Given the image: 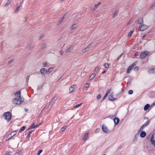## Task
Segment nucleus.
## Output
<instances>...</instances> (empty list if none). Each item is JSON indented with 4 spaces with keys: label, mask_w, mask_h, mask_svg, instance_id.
Here are the masks:
<instances>
[{
    "label": "nucleus",
    "mask_w": 155,
    "mask_h": 155,
    "mask_svg": "<svg viewBox=\"0 0 155 155\" xmlns=\"http://www.w3.org/2000/svg\"><path fill=\"white\" fill-rule=\"evenodd\" d=\"M21 92L20 91H17L15 94V98H13L12 101L14 104L18 105L21 104L23 101L21 97Z\"/></svg>",
    "instance_id": "obj_1"
},
{
    "label": "nucleus",
    "mask_w": 155,
    "mask_h": 155,
    "mask_svg": "<svg viewBox=\"0 0 155 155\" xmlns=\"http://www.w3.org/2000/svg\"><path fill=\"white\" fill-rule=\"evenodd\" d=\"M150 144L152 146L150 150H154L155 149V138L154 134H153L150 140Z\"/></svg>",
    "instance_id": "obj_2"
},
{
    "label": "nucleus",
    "mask_w": 155,
    "mask_h": 155,
    "mask_svg": "<svg viewBox=\"0 0 155 155\" xmlns=\"http://www.w3.org/2000/svg\"><path fill=\"white\" fill-rule=\"evenodd\" d=\"M3 116L5 119L8 122L10 121L12 118L11 114L9 112L5 113L3 114Z\"/></svg>",
    "instance_id": "obj_3"
},
{
    "label": "nucleus",
    "mask_w": 155,
    "mask_h": 155,
    "mask_svg": "<svg viewBox=\"0 0 155 155\" xmlns=\"http://www.w3.org/2000/svg\"><path fill=\"white\" fill-rule=\"evenodd\" d=\"M102 130L105 133H108L110 132L109 128L105 124H103L101 126Z\"/></svg>",
    "instance_id": "obj_4"
},
{
    "label": "nucleus",
    "mask_w": 155,
    "mask_h": 155,
    "mask_svg": "<svg viewBox=\"0 0 155 155\" xmlns=\"http://www.w3.org/2000/svg\"><path fill=\"white\" fill-rule=\"evenodd\" d=\"M17 131H13L11 132L10 134H9L8 135L6 138V140L8 141L12 137L15 136L16 134Z\"/></svg>",
    "instance_id": "obj_5"
},
{
    "label": "nucleus",
    "mask_w": 155,
    "mask_h": 155,
    "mask_svg": "<svg viewBox=\"0 0 155 155\" xmlns=\"http://www.w3.org/2000/svg\"><path fill=\"white\" fill-rule=\"evenodd\" d=\"M149 54V52L147 51H144L141 53L140 57L142 58H144L146 57Z\"/></svg>",
    "instance_id": "obj_6"
},
{
    "label": "nucleus",
    "mask_w": 155,
    "mask_h": 155,
    "mask_svg": "<svg viewBox=\"0 0 155 155\" xmlns=\"http://www.w3.org/2000/svg\"><path fill=\"white\" fill-rule=\"evenodd\" d=\"M110 93V94L109 96V100L111 101L115 100L116 99V98L114 97V92L113 91L111 92V91Z\"/></svg>",
    "instance_id": "obj_7"
},
{
    "label": "nucleus",
    "mask_w": 155,
    "mask_h": 155,
    "mask_svg": "<svg viewBox=\"0 0 155 155\" xmlns=\"http://www.w3.org/2000/svg\"><path fill=\"white\" fill-rule=\"evenodd\" d=\"M89 134L88 133H85L82 136V139L84 141L87 140L89 139Z\"/></svg>",
    "instance_id": "obj_8"
},
{
    "label": "nucleus",
    "mask_w": 155,
    "mask_h": 155,
    "mask_svg": "<svg viewBox=\"0 0 155 155\" xmlns=\"http://www.w3.org/2000/svg\"><path fill=\"white\" fill-rule=\"evenodd\" d=\"M139 29L141 31H143L146 29L148 26L145 25H142L139 26Z\"/></svg>",
    "instance_id": "obj_9"
},
{
    "label": "nucleus",
    "mask_w": 155,
    "mask_h": 155,
    "mask_svg": "<svg viewBox=\"0 0 155 155\" xmlns=\"http://www.w3.org/2000/svg\"><path fill=\"white\" fill-rule=\"evenodd\" d=\"M135 65H136V64L135 63H134L133 64H132L131 65H130V66H129L127 70V74L129 73L132 70L134 67Z\"/></svg>",
    "instance_id": "obj_10"
},
{
    "label": "nucleus",
    "mask_w": 155,
    "mask_h": 155,
    "mask_svg": "<svg viewBox=\"0 0 155 155\" xmlns=\"http://www.w3.org/2000/svg\"><path fill=\"white\" fill-rule=\"evenodd\" d=\"M40 72L42 74H45L46 73H47V70L44 68H42L40 70Z\"/></svg>",
    "instance_id": "obj_11"
},
{
    "label": "nucleus",
    "mask_w": 155,
    "mask_h": 155,
    "mask_svg": "<svg viewBox=\"0 0 155 155\" xmlns=\"http://www.w3.org/2000/svg\"><path fill=\"white\" fill-rule=\"evenodd\" d=\"M114 124L115 125H118L120 122V120L119 118L117 117L115 118L114 120Z\"/></svg>",
    "instance_id": "obj_12"
},
{
    "label": "nucleus",
    "mask_w": 155,
    "mask_h": 155,
    "mask_svg": "<svg viewBox=\"0 0 155 155\" xmlns=\"http://www.w3.org/2000/svg\"><path fill=\"white\" fill-rule=\"evenodd\" d=\"M147 123H145L140 128L139 130V132H140L141 131H143V130L144 129L145 127L147 126Z\"/></svg>",
    "instance_id": "obj_13"
},
{
    "label": "nucleus",
    "mask_w": 155,
    "mask_h": 155,
    "mask_svg": "<svg viewBox=\"0 0 155 155\" xmlns=\"http://www.w3.org/2000/svg\"><path fill=\"white\" fill-rule=\"evenodd\" d=\"M76 88V86L75 85H72L70 87L69 90L70 93L72 92Z\"/></svg>",
    "instance_id": "obj_14"
},
{
    "label": "nucleus",
    "mask_w": 155,
    "mask_h": 155,
    "mask_svg": "<svg viewBox=\"0 0 155 155\" xmlns=\"http://www.w3.org/2000/svg\"><path fill=\"white\" fill-rule=\"evenodd\" d=\"M149 73L151 74L155 72V68H152L149 69L148 71Z\"/></svg>",
    "instance_id": "obj_15"
},
{
    "label": "nucleus",
    "mask_w": 155,
    "mask_h": 155,
    "mask_svg": "<svg viewBox=\"0 0 155 155\" xmlns=\"http://www.w3.org/2000/svg\"><path fill=\"white\" fill-rule=\"evenodd\" d=\"M150 105L148 104H146L144 107V110L145 111L147 110L148 109L150 108Z\"/></svg>",
    "instance_id": "obj_16"
},
{
    "label": "nucleus",
    "mask_w": 155,
    "mask_h": 155,
    "mask_svg": "<svg viewBox=\"0 0 155 155\" xmlns=\"http://www.w3.org/2000/svg\"><path fill=\"white\" fill-rule=\"evenodd\" d=\"M140 132L141 133L140 134V137L141 138L144 137L146 135V133L144 131H142Z\"/></svg>",
    "instance_id": "obj_17"
},
{
    "label": "nucleus",
    "mask_w": 155,
    "mask_h": 155,
    "mask_svg": "<svg viewBox=\"0 0 155 155\" xmlns=\"http://www.w3.org/2000/svg\"><path fill=\"white\" fill-rule=\"evenodd\" d=\"M95 73L92 74L89 77V81H91L93 79V78L95 76Z\"/></svg>",
    "instance_id": "obj_18"
},
{
    "label": "nucleus",
    "mask_w": 155,
    "mask_h": 155,
    "mask_svg": "<svg viewBox=\"0 0 155 155\" xmlns=\"http://www.w3.org/2000/svg\"><path fill=\"white\" fill-rule=\"evenodd\" d=\"M68 46V45L67 44L65 43H62L60 45V47L61 48H66V47Z\"/></svg>",
    "instance_id": "obj_19"
},
{
    "label": "nucleus",
    "mask_w": 155,
    "mask_h": 155,
    "mask_svg": "<svg viewBox=\"0 0 155 155\" xmlns=\"http://www.w3.org/2000/svg\"><path fill=\"white\" fill-rule=\"evenodd\" d=\"M73 49V48L71 46H69L67 48H66V51L67 52H71Z\"/></svg>",
    "instance_id": "obj_20"
},
{
    "label": "nucleus",
    "mask_w": 155,
    "mask_h": 155,
    "mask_svg": "<svg viewBox=\"0 0 155 155\" xmlns=\"http://www.w3.org/2000/svg\"><path fill=\"white\" fill-rule=\"evenodd\" d=\"M143 22V19L142 18H140L137 21V22L139 24H142Z\"/></svg>",
    "instance_id": "obj_21"
},
{
    "label": "nucleus",
    "mask_w": 155,
    "mask_h": 155,
    "mask_svg": "<svg viewBox=\"0 0 155 155\" xmlns=\"http://www.w3.org/2000/svg\"><path fill=\"white\" fill-rule=\"evenodd\" d=\"M12 0H8V1L5 3L3 5L4 6L6 7L8 5L10 2H12Z\"/></svg>",
    "instance_id": "obj_22"
},
{
    "label": "nucleus",
    "mask_w": 155,
    "mask_h": 155,
    "mask_svg": "<svg viewBox=\"0 0 155 155\" xmlns=\"http://www.w3.org/2000/svg\"><path fill=\"white\" fill-rule=\"evenodd\" d=\"M54 68L53 67H51L49 68L48 70H47V73H50L53 70Z\"/></svg>",
    "instance_id": "obj_23"
},
{
    "label": "nucleus",
    "mask_w": 155,
    "mask_h": 155,
    "mask_svg": "<svg viewBox=\"0 0 155 155\" xmlns=\"http://www.w3.org/2000/svg\"><path fill=\"white\" fill-rule=\"evenodd\" d=\"M111 91V90L110 89H109L107 90V92L106 94H105V96L104 97V99L107 96V95L108 94H110V91Z\"/></svg>",
    "instance_id": "obj_24"
},
{
    "label": "nucleus",
    "mask_w": 155,
    "mask_h": 155,
    "mask_svg": "<svg viewBox=\"0 0 155 155\" xmlns=\"http://www.w3.org/2000/svg\"><path fill=\"white\" fill-rule=\"evenodd\" d=\"M26 128V127L25 126H23L19 130V133H20L22 131H24L25 129Z\"/></svg>",
    "instance_id": "obj_25"
},
{
    "label": "nucleus",
    "mask_w": 155,
    "mask_h": 155,
    "mask_svg": "<svg viewBox=\"0 0 155 155\" xmlns=\"http://www.w3.org/2000/svg\"><path fill=\"white\" fill-rule=\"evenodd\" d=\"M35 128V125L34 124H31L29 128L28 129V130H29L30 129H34Z\"/></svg>",
    "instance_id": "obj_26"
},
{
    "label": "nucleus",
    "mask_w": 155,
    "mask_h": 155,
    "mask_svg": "<svg viewBox=\"0 0 155 155\" xmlns=\"http://www.w3.org/2000/svg\"><path fill=\"white\" fill-rule=\"evenodd\" d=\"M53 100L54 101V102H58L59 101V99L58 97H55L53 98Z\"/></svg>",
    "instance_id": "obj_27"
},
{
    "label": "nucleus",
    "mask_w": 155,
    "mask_h": 155,
    "mask_svg": "<svg viewBox=\"0 0 155 155\" xmlns=\"http://www.w3.org/2000/svg\"><path fill=\"white\" fill-rule=\"evenodd\" d=\"M90 85V84L88 83H87L84 85V88H88Z\"/></svg>",
    "instance_id": "obj_28"
},
{
    "label": "nucleus",
    "mask_w": 155,
    "mask_h": 155,
    "mask_svg": "<svg viewBox=\"0 0 155 155\" xmlns=\"http://www.w3.org/2000/svg\"><path fill=\"white\" fill-rule=\"evenodd\" d=\"M138 136V134H135V135H134V136L133 138V140H134V141H135L137 139Z\"/></svg>",
    "instance_id": "obj_29"
},
{
    "label": "nucleus",
    "mask_w": 155,
    "mask_h": 155,
    "mask_svg": "<svg viewBox=\"0 0 155 155\" xmlns=\"http://www.w3.org/2000/svg\"><path fill=\"white\" fill-rule=\"evenodd\" d=\"M82 104H78V105H76L74 106L73 107V108L74 109H75V108H76L77 107H80L81 106V105Z\"/></svg>",
    "instance_id": "obj_30"
},
{
    "label": "nucleus",
    "mask_w": 155,
    "mask_h": 155,
    "mask_svg": "<svg viewBox=\"0 0 155 155\" xmlns=\"http://www.w3.org/2000/svg\"><path fill=\"white\" fill-rule=\"evenodd\" d=\"M134 32V31H133V30L131 31L128 34V36L129 37H131V36L132 34Z\"/></svg>",
    "instance_id": "obj_31"
},
{
    "label": "nucleus",
    "mask_w": 155,
    "mask_h": 155,
    "mask_svg": "<svg viewBox=\"0 0 155 155\" xmlns=\"http://www.w3.org/2000/svg\"><path fill=\"white\" fill-rule=\"evenodd\" d=\"M48 63L47 62H45L42 63V67H46Z\"/></svg>",
    "instance_id": "obj_32"
},
{
    "label": "nucleus",
    "mask_w": 155,
    "mask_h": 155,
    "mask_svg": "<svg viewBox=\"0 0 155 155\" xmlns=\"http://www.w3.org/2000/svg\"><path fill=\"white\" fill-rule=\"evenodd\" d=\"M89 50V46H88L87 47L85 48L84 50V52H86V51H88Z\"/></svg>",
    "instance_id": "obj_33"
},
{
    "label": "nucleus",
    "mask_w": 155,
    "mask_h": 155,
    "mask_svg": "<svg viewBox=\"0 0 155 155\" xmlns=\"http://www.w3.org/2000/svg\"><path fill=\"white\" fill-rule=\"evenodd\" d=\"M118 11H115L114 13L113 14V17H115V16H116V15L118 14Z\"/></svg>",
    "instance_id": "obj_34"
},
{
    "label": "nucleus",
    "mask_w": 155,
    "mask_h": 155,
    "mask_svg": "<svg viewBox=\"0 0 155 155\" xmlns=\"http://www.w3.org/2000/svg\"><path fill=\"white\" fill-rule=\"evenodd\" d=\"M77 27V25L74 24L71 27V28L72 29H74Z\"/></svg>",
    "instance_id": "obj_35"
},
{
    "label": "nucleus",
    "mask_w": 155,
    "mask_h": 155,
    "mask_svg": "<svg viewBox=\"0 0 155 155\" xmlns=\"http://www.w3.org/2000/svg\"><path fill=\"white\" fill-rule=\"evenodd\" d=\"M66 128V127H62L61 130V131L63 132Z\"/></svg>",
    "instance_id": "obj_36"
},
{
    "label": "nucleus",
    "mask_w": 155,
    "mask_h": 155,
    "mask_svg": "<svg viewBox=\"0 0 155 155\" xmlns=\"http://www.w3.org/2000/svg\"><path fill=\"white\" fill-rule=\"evenodd\" d=\"M100 131V129L99 128H97L95 130V132L97 133H98Z\"/></svg>",
    "instance_id": "obj_37"
},
{
    "label": "nucleus",
    "mask_w": 155,
    "mask_h": 155,
    "mask_svg": "<svg viewBox=\"0 0 155 155\" xmlns=\"http://www.w3.org/2000/svg\"><path fill=\"white\" fill-rule=\"evenodd\" d=\"M133 92L132 90H129L128 91V93L129 94H133Z\"/></svg>",
    "instance_id": "obj_38"
},
{
    "label": "nucleus",
    "mask_w": 155,
    "mask_h": 155,
    "mask_svg": "<svg viewBox=\"0 0 155 155\" xmlns=\"http://www.w3.org/2000/svg\"><path fill=\"white\" fill-rule=\"evenodd\" d=\"M31 133H32V132L31 131H30V132H29L28 134V135L27 136V138H29L30 137V135L31 134Z\"/></svg>",
    "instance_id": "obj_39"
},
{
    "label": "nucleus",
    "mask_w": 155,
    "mask_h": 155,
    "mask_svg": "<svg viewBox=\"0 0 155 155\" xmlns=\"http://www.w3.org/2000/svg\"><path fill=\"white\" fill-rule=\"evenodd\" d=\"M134 70L135 71H137L138 70V67L137 66L135 67L134 68Z\"/></svg>",
    "instance_id": "obj_40"
},
{
    "label": "nucleus",
    "mask_w": 155,
    "mask_h": 155,
    "mask_svg": "<svg viewBox=\"0 0 155 155\" xmlns=\"http://www.w3.org/2000/svg\"><path fill=\"white\" fill-rule=\"evenodd\" d=\"M14 61L13 60H10L8 62V64H11V63H12Z\"/></svg>",
    "instance_id": "obj_41"
},
{
    "label": "nucleus",
    "mask_w": 155,
    "mask_h": 155,
    "mask_svg": "<svg viewBox=\"0 0 155 155\" xmlns=\"http://www.w3.org/2000/svg\"><path fill=\"white\" fill-rule=\"evenodd\" d=\"M22 154L21 153H15L14 155H22Z\"/></svg>",
    "instance_id": "obj_42"
},
{
    "label": "nucleus",
    "mask_w": 155,
    "mask_h": 155,
    "mask_svg": "<svg viewBox=\"0 0 155 155\" xmlns=\"http://www.w3.org/2000/svg\"><path fill=\"white\" fill-rule=\"evenodd\" d=\"M104 66L106 68H108L109 67V65L108 64H105Z\"/></svg>",
    "instance_id": "obj_43"
},
{
    "label": "nucleus",
    "mask_w": 155,
    "mask_h": 155,
    "mask_svg": "<svg viewBox=\"0 0 155 155\" xmlns=\"http://www.w3.org/2000/svg\"><path fill=\"white\" fill-rule=\"evenodd\" d=\"M63 18H61L59 21V24H60L63 21Z\"/></svg>",
    "instance_id": "obj_44"
},
{
    "label": "nucleus",
    "mask_w": 155,
    "mask_h": 155,
    "mask_svg": "<svg viewBox=\"0 0 155 155\" xmlns=\"http://www.w3.org/2000/svg\"><path fill=\"white\" fill-rule=\"evenodd\" d=\"M42 152V150H40L38 153V155H40L41 153Z\"/></svg>",
    "instance_id": "obj_45"
},
{
    "label": "nucleus",
    "mask_w": 155,
    "mask_h": 155,
    "mask_svg": "<svg viewBox=\"0 0 155 155\" xmlns=\"http://www.w3.org/2000/svg\"><path fill=\"white\" fill-rule=\"evenodd\" d=\"M97 99H100L101 97V95H98L97 96Z\"/></svg>",
    "instance_id": "obj_46"
},
{
    "label": "nucleus",
    "mask_w": 155,
    "mask_h": 155,
    "mask_svg": "<svg viewBox=\"0 0 155 155\" xmlns=\"http://www.w3.org/2000/svg\"><path fill=\"white\" fill-rule=\"evenodd\" d=\"M20 6H18V7H17L16 8V9H15V11H18L19 10V8H20Z\"/></svg>",
    "instance_id": "obj_47"
},
{
    "label": "nucleus",
    "mask_w": 155,
    "mask_h": 155,
    "mask_svg": "<svg viewBox=\"0 0 155 155\" xmlns=\"http://www.w3.org/2000/svg\"><path fill=\"white\" fill-rule=\"evenodd\" d=\"M41 124H38V125H35V127H38V126H40Z\"/></svg>",
    "instance_id": "obj_48"
},
{
    "label": "nucleus",
    "mask_w": 155,
    "mask_h": 155,
    "mask_svg": "<svg viewBox=\"0 0 155 155\" xmlns=\"http://www.w3.org/2000/svg\"><path fill=\"white\" fill-rule=\"evenodd\" d=\"M99 69V68H97L95 69V71H97Z\"/></svg>",
    "instance_id": "obj_49"
},
{
    "label": "nucleus",
    "mask_w": 155,
    "mask_h": 155,
    "mask_svg": "<svg viewBox=\"0 0 155 155\" xmlns=\"http://www.w3.org/2000/svg\"><path fill=\"white\" fill-rule=\"evenodd\" d=\"M106 72V71H104L103 72H102V74H104Z\"/></svg>",
    "instance_id": "obj_50"
},
{
    "label": "nucleus",
    "mask_w": 155,
    "mask_h": 155,
    "mask_svg": "<svg viewBox=\"0 0 155 155\" xmlns=\"http://www.w3.org/2000/svg\"><path fill=\"white\" fill-rule=\"evenodd\" d=\"M137 55V53H135V56H136Z\"/></svg>",
    "instance_id": "obj_51"
},
{
    "label": "nucleus",
    "mask_w": 155,
    "mask_h": 155,
    "mask_svg": "<svg viewBox=\"0 0 155 155\" xmlns=\"http://www.w3.org/2000/svg\"><path fill=\"white\" fill-rule=\"evenodd\" d=\"M6 155H10L9 153H7Z\"/></svg>",
    "instance_id": "obj_52"
},
{
    "label": "nucleus",
    "mask_w": 155,
    "mask_h": 155,
    "mask_svg": "<svg viewBox=\"0 0 155 155\" xmlns=\"http://www.w3.org/2000/svg\"><path fill=\"white\" fill-rule=\"evenodd\" d=\"M64 0H60L61 1H64Z\"/></svg>",
    "instance_id": "obj_53"
},
{
    "label": "nucleus",
    "mask_w": 155,
    "mask_h": 155,
    "mask_svg": "<svg viewBox=\"0 0 155 155\" xmlns=\"http://www.w3.org/2000/svg\"><path fill=\"white\" fill-rule=\"evenodd\" d=\"M145 35H144L143 36V38H144V37H145Z\"/></svg>",
    "instance_id": "obj_54"
}]
</instances>
